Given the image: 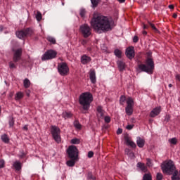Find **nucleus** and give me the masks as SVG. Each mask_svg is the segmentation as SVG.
I'll list each match as a JSON object with an SVG mask.
<instances>
[{
  "mask_svg": "<svg viewBox=\"0 0 180 180\" xmlns=\"http://www.w3.org/2000/svg\"><path fill=\"white\" fill-rule=\"evenodd\" d=\"M91 25L96 33H103L112 30L109 18L103 15L94 16L91 20Z\"/></svg>",
  "mask_w": 180,
  "mask_h": 180,
  "instance_id": "1",
  "label": "nucleus"
},
{
  "mask_svg": "<svg viewBox=\"0 0 180 180\" xmlns=\"http://www.w3.org/2000/svg\"><path fill=\"white\" fill-rule=\"evenodd\" d=\"M162 172L167 174V175H172V180H179V177L176 176L178 175V171L175 170V165L172 160H167L163 162L161 165Z\"/></svg>",
  "mask_w": 180,
  "mask_h": 180,
  "instance_id": "2",
  "label": "nucleus"
},
{
  "mask_svg": "<svg viewBox=\"0 0 180 180\" xmlns=\"http://www.w3.org/2000/svg\"><path fill=\"white\" fill-rule=\"evenodd\" d=\"M94 101L92 94L89 92L82 93L79 98V104L84 110H88L91 106V103Z\"/></svg>",
  "mask_w": 180,
  "mask_h": 180,
  "instance_id": "3",
  "label": "nucleus"
},
{
  "mask_svg": "<svg viewBox=\"0 0 180 180\" xmlns=\"http://www.w3.org/2000/svg\"><path fill=\"white\" fill-rule=\"evenodd\" d=\"M146 64H140L138 65V68L143 72H147L148 74H153V70H154V61L151 58H148L146 60Z\"/></svg>",
  "mask_w": 180,
  "mask_h": 180,
  "instance_id": "4",
  "label": "nucleus"
},
{
  "mask_svg": "<svg viewBox=\"0 0 180 180\" xmlns=\"http://www.w3.org/2000/svg\"><path fill=\"white\" fill-rule=\"evenodd\" d=\"M79 32L85 39L92 35V28L88 24H83L79 27Z\"/></svg>",
  "mask_w": 180,
  "mask_h": 180,
  "instance_id": "5",
  "label": "nucleus"
},
{
  "mask_svg": "<svg viewBox=\"0 0 180 180\" xmlns=\"http://www.w3.org/2000/svg\"><path fill=\"white\" fill-rule=\"evenodd\" d=\"M58 72L62 77H65L70 74V68L65 63H60L58 64Z\"/></svg>",
  "mask_w": 180,
  "mask_h": 180,
  "instance_id": "6",
  "label": "nucleus"
},
{
  "mask_svg": "<svg viewBox=\"0 0 180 180\" xmlns=\"http://www.w3.org/2000/svg\"><path fill=\"white\" fill-rule=\"evenodd\" d=\"M67 153L68 154L69 158L70 160H78V149L77 148V146H70L68 148Z\"/></svg>",
  "mask_w": 180,
  "mask_h": 180,
  "instance_id": "7",
  "label": "nucleus"
},
{
  "mask_svg": "<svg viewBox=\"0 0 180 180\" xmlns=\"http://www.w3.org/2000/svg\"><path fill=\"white\" fill-rule=\"evenodd\" d=\"M15 34L18 39H25V37H29V36L33 34V30L27 28L26 30L16 32Z\"/></svg>",
  "mask_w": 180,
  "mask_h": 180,
  "instance_id": "8",
  "label": "nucleus"
},
{
  "mask_svg": "<svg viewBox=\"0 0 180 180\" xmlns=\"http://www.w3.org/2000/svg\"><path fill=\"white\" fill-rule=\"evenodd\" d=\"M127 105L125 112L128 116H131L133 115V106H134V101L131 97L127 98Z\"/></svg>",
  "mask_w": 180,
  "mask_h": 180,
  "instance_id": "9",
  "label": "nucleus"
},
{
  "mask_svg": "<svg viewBox=\"0 0 180 180\" xmlns=\"http://www.w3.org/2000/svg\"><path fill=\"white\" fill-rule=\"evenodd\" d=\"M51 133L56 143L61 142V136H60V128L56 126H51Z\"/></svg>",
  "mask_w": 180,
  "mask_h": 180,
  "instance_id": "10",
  "label": "nucleus"
},
{
  "mask_svg": "<svg viewBox=\"0 0 180 180\" xmlns=\"http://www.w3.org/2000/svg\"><path fill=\"white\" fill-rule=\"evenodd\" d=\"M57 57V52L56 51L49 50L46 51L41 57L42 61H46V60H52V58H56Z\"/></svg>",
  "mask_w": 180,
  "mask_h": 180,
  "instance_id": "11",
  "label": "nucleus"
},
{
  "mask_svg": "<svg viewBox=\"0 0 180 180\" xmlns=\"http://www.w3.org/2000/svg\"><path fill=\"white\" fill-rule=\"evenodd\" d=\"M13 60L14 63H18V61H20L22 58V48L18 49H13Z\"/></svg>",
  "mask_w": 180,
  "mask_h": 180,
  "instance_id": "12",
  "label": "nucleus"
},
{
  "mask_svg": "<svg viewBox=\"0 0 180 180\" xmlns=\"http://www.w3.org/2000/svg\"><path fill=\"white\" fill-rule=\"evenodd\" d=\"M125 54L129 60L134 58V48L132 46L128 47L126 50Z\"/></svg>",
  "mask_w": 180,
  "mask_h": 180,
  "instance_id": "13",
  "label": "nucleus"
},
{
  "mask_svg": "<svg viewBox=\"0 0 180 180\" xmlns=\"http://www.w3.org/2000/svg\"><path fill=\"white\" fill-rule=\"evenodd\" d=\"M161 113V107H156L153 109V110L150 113V117H155V116H158L159 114Z\"/></svg>",
  "mask_w": 180,
  "mask_h": 180,
  "instance_id": "14",
  "label": "nucleus"
},
{
  "mask_svg": "<svg viewBox=\"0 0 180 180\" xmlns=\"http://www.w3.org/2000/svg\"><path fill=\"white\" fill-rule=\"evenodd\" d=\"M89 78L92 84H96V73L95 70H91L89 72Z\"/></svg>",
  "mask_w": 180,
  "mask_h": 180,
  "instance_id": "15",
  "label": "nucleus"
},
{
  "mask_svg": "<svg viewBox=\"0 0 180 180\" xmlns=\"http://www.w3.org/2000/svg\"><path fill=\"white\" fill-rule=\"evenodd\" d=\"M97 116L98 119H103V116H105V111L101 106L97 107Z\"/></svg>",
  "mask_w": 180,
  "mask_h": 180,
  "instance_id": "16",
  "label": "nucleus"
},
{
  "mask_svg": "<svg viewBox=\"0 0 180 180\" xmlns=\"http://www.w3.org/2000/svg\"><path fill=\"white\" fill-rule=\"evenodd\" d=\"M136 144L139 148H143V147H144V144H146V141L139 136L136 139Z\"/></svg>",
  "mask_w": 180,
  "mask_h": 180,
  "instance_id": "17",
  "label": "nucleus"
},
{
  "mask_svg": "<svg viewBox=\"0 0 180 180\" xmlns=\"http://www.w3.org/2000/svg\"><path fill=\"white\" fill-rule=\"evenodd\" d=\"M91 62V57L87 56L86 55H84L81 58L82 64H88V63Z\"/></svg>",
  "mask_w": 180,
  "mask_h": 180,
  "instance_id": "18",
  "label": "nucleus"
},
{
  "mask_svg": "<svg viewBox=\"0 0 180 180\" xmlns=\"http://www.w3.org/2000/svg\"><path fill=\"white\" fill-rule=\"evenodd\" d=\"M125 141L127 146H130V147H132V148H136V143L133 142V141L130 140V139L125 138Z\"/></svg>",
  "mask_w": 180,
  "mask_h": 180,
  "instance_id": "19",
  "label": "nucleus"
},
{
  "mask_svg": "<svg viewBox=\"0 0 180 180\" xmlns=\"http://www.w3.org/2000/svg\"><path fill=\"white\" fill-rule=\"evenodd\" d=\"M13 165L16 171H20L22 169V163L19 161L15 162Z\"/></svg>",
  "mask_w": 180,
  "mask_h": 180,
  "instance_id": "20",
  "label": "nucleus"
},
{
  "mask_svg": "<svg viewBox=\"0 0 180 180\" xmlns=\"http://www.w3.org/2000/svg\"><path fill=\"white\" fill-rule=\"evenodd\" d=\"M138 168H140L141 171H143V172H147V166L144 163L142 162H138L137 164Z\"/></svg>",
  "mask_w": 180,
  "mask_h": 180,
  "instance_id": "21",
  "label": "nucleus"
},
{
  "mask_svg": "<svg viewBox=\"0 0 180 180\" xmlns=\"http://www.w3.org/2000/svg\"><path fill=\"white\" fill-rule=\"evenodd\" d=\"M78 159H71L70 160H68L66 164L68 167H74L75 165V162H77V160Z\"/></svg>",
  "mask_w": 180,
  "mask_h": 180,
  "instance_id": "22",
  "label": "nucleus"
},
{
  "mask_svg": "<svg viewBox=\"0 0 180 180\" xmlns=\"http://www.w3.org/2000/svg\"><path fill=\"white\" fill-rule=\"evenodd\" d=\"M117 64L120 71H123L124 70V63H123V61L118 60L117 62Z\"/></svg>",
  "mask_w": 180,
  "mask_h": 180,
  "instance_id": "23",
  "label": "nucleus"
},
{
  "mask_svg": "<svg viewBox=\"0 0 180 180\" xmlns=\"http://www.w3.org/2000/svg\"><path fill=\"white\" fill-rule=\"evenodd\" d=\"M23 96H24V94L22 92L19 91L16 93L15 96V99L16 101H20V99H22Z\"/></svg>",
  "mask_w": 180,
  "mask_h": 180,
  "instance_id": "24",
  "label": "nucleus"
},
{
  "mask_svg": "<svg viewBox=\"0 0 180 180\" xmlns=\"http://www.w3.org/2000/svg\"><path fill=\"white\" fill-rule=\"evenodd\" d=\"M72 116V114L70 112H64L63 113V117L64 119H70Z\"/></svg>",
  "mask_w": 180,
  "mask_h": 180,
  "instance_id": "25",
  "label": "nucleus"
},
{
  "mask_svg": "<svg viewBox=\"0 0 180 180\" xmlns=\"http://www.w3.org/2000/svg\"><path fill=\"white\" fill-rule=\"evenodd\" d=\"M24 87L25 88H30V80L29 79H25L23 82Z\"/></svg>",
  "mask_w": 180,
  "mask_h": 180,
  "instance_id": "26",
  "label": "nucleus"
},
{
  "mask_svg": "<svg viewBox=\"0 0 180 180\" xmlns=\"http://www.w3.org/2000/svg\"><path fill=\"white\" fill-rule=\"evenodd\" d=\"M1 140L2 141H4V143H9V138L6 134H4L1 136Z\"/></svg>",
  "mask_w": 180,
  "mask_h": 180,
  "instance_id": "27",
  "label": "nucleus"
},
{
  "mask_svg": "<svg viewBox=\"0 0 180 180\" xmlns=\"http://www.w3.org/2000/svg\"><path fill=\"white\" fill-rule=\"evenodd\" d=\"M114 53L115 56H116V57H118V58H120V57H122V51L119 49H115Z\"/></svg>",
  "mask_w": 180,
  "mask_h": 180,
  "instance_id": "28",
  "label": "nucleus"
},
{
  "mask_svg": "<svg viewBox=\"0 0 180 180\" xmlns=\"http://www.w3.org/2000/svg\"><path fill=\"white\" fill-rule=\"evenodd\" d=\"M169 143H170V144H172L173 146H175V144L178 143V139H176V138L170 139H169Z\"/></svg>",
  "mask_w": 180,
  "mask_h": 180,
  "instance_id": "29",
  "label": "nucleus"
},
{
  "mask_svg": "<svg viewBox=\"0 0 180 180\" xmlns=\"http://www.w3.org/2000/svg\"><path fill=\"white\" fill-rule=\"evenodd\" d=\"M143 180H153V177L150 174H146L143 175Z\"/></svg>",
  "mask_w": 180,
  "mask_h": 180,
  "instance_id": "30",
  "label": "nucleus"
},
{
  "mask_svg": "<svg viewBox=\"0 0 180 180\" xmlns=\"http://www.w3.org/2000/svg\"><path fill=\"white\" fill-rule=\"evenodd\" d=\"M126 101H127V99H126V96H121V97L120 98V105H124V103L126 102Z\"/></svg>",
  "mask_w": 180,
  "mask_h": 180,
  "instance_id": "31",
  "label": "nucleus"
},
{
  "mask_svg": "<svg viewBox=\"0 0 180 180\" xmlns=\"http://www.w3.org/2000/svg\"><path fill=\"white\" fill-rule=\"evenodd\" d=\"M46 39L48 40V41H49L50 43H52V44H56V39H54V37H48L46 38Z\"/></svg>",
  "mask_w": 180,
  "mask_h": 180,
  "instance_id": "32",
  "label": "nucleus"
},
{
  "mask_svg": "<svg viewBox=\"0 0 180 180\" xmlns=\"http://www.w3.org/2000/svg\"><path fill=\"white\" fill-rule=\"evenodd\" d=\"M74 126L76 129L78 130H81V124L78 121H75L74 122Z\"/></svg>",
  "mask_w": 180,
  "mask_h": 180,
  "instance_id": "33",
  "label": "nucleus"
},
{
  "mask_svg": "<svg viewBox=\"0 0 180 180\" xmlns=\"http://www.w3.org/2000/svg\"><path fill=\"white\" fill-rule=\"evenodd\" d=\"M93 8H96L98 4H99V0H91Z\"/></svg>",
  "mask_w": 180,
  "mask_h": 180,
  "instance_id": "34",
  "label": "nucleus"
},
{
  "mask_svg": "<svg viewBox=\"0 0 180 180\" xmlns=\"http://www.w3.org/2000/svg\"><path fill=\"white\" fill-rule=\"evenodd\" d=\"M36 19L38 22H40V20H41V13H40V11H37L36 15Z\"/></svg>",
  "mask_w": 180,
  "mask_h": 180,
  "instance_id": "35",
  "label": "nucleus"
},
{
  "mask_svg": "<svg viewBox=\"0 0 180 180\" xmlns=\"http://www.w3.org/2000/svg\"><path fill=\"white\" fill-rule=\"evenodd\" d=\"M70 143L72 144H79V139H73L71 140Z\"/></svg>",
  "mask_w": 180,
  "mask_h": 180,
  "instance_id": "36",
  "label": "nucleus"
},
{
  "mask_svg": "<svg viewBox=\"0 0 180 180\" xmlns=\"http://www.w3.org/2000/svg\"><path fill=\"white\" fill-rule=\"evenodd\" d=\"M86 13V11H85V9L82 8V9L80 10V15L82 16V18H84Z\"/></svg>",
  "mask_w": 180,
  "mask_h": 180,
  "instance_id": "37",
  "label": "nucleus"
},
{
  "mask_svg": "<svg viewBox=\"0 0 180 180\" xmlns=\"http://www.w3.org/2000/svg\"><path fill=\"white\" fill-rule=\"evenodd\" d=\"M146 165L148 166V167H153V162H151V160H150V159H146Z\"/></svg>",
  "mask_w": 180,
  "mask_h": 180,
  "instance_id": "38",
  "label": "nucleus"
},
{
  "mask_svg": "<svg viewBox=\"0 0 180 180\" xmlns=\"http://www.w3.org/2000/svg\"><path fill=\"white\" fill-rule=\"evenodd\" d=\"M156 178H157L158 180H162V178H163L162 174L158 173L157 176H156Z\"/></svg>",
  "mask_w": 180,
  "mask_h": 180,
  "instance_id": "39",
  "label": "nucleus"
},
{
  "mask_svg": "<svg viewBox=\"0 0 180 180\" xmlns=\"http://www.w3.org/2000/svg\"><path fill=\"white\" fill-rule=\"evenodd\" d=\"M150 27L153 29V30H155V32H157L158 30H157V27H155V25L151 22H148Z\"/></svg>",
  "mask_w": 180,
  "mask_h": 180,
  "instance_id": "40",
  "label": "nucleus"
},
{
  "mask_svg": "<svg viewBox=\"0 0 180 180\" xmlns=\"http://www.w3.org/2000/svg\"><path fill=\"white\" fill-rule=\"evenodd\" d=\"M104 120H105V123H110V117L105 116L104 117Z\"/></svg>",
  "mask_w": 180,
  "mask_h": 180,
  "instance_id": "41",
  "label": "nucleus"
},
{
  "mask_svg": "<svg viewBox=\"0 0 180 180\" xmlns=\"http://www.w3.org/2000/svg\"><path fill=\"white\" fill-rule=\"evenodd\" d=\"M5 167V160H0V168H4Z\"/></svg>",
  "mask_w": 180,
  "mask_h": 180,
  "instance_id": "42",
  "label": "nucleus"
},
{
  "mask_svg": "<svg viewBox=\"0 0 180 180\" xmlns=\"http://www.w3.org/2000/svg\"><path fill=\"white\" fill-rule=\"evenodd\" d=\"M9 67L11 69L16 68V65H15V63H13V62H10Z\"/></svg>",
  "mask_w": 180,
  "mask_h": 180,
  "instance_id": "43",
  "label": "nucleus"
},
{
  "mask_svg": "<svg viewBox=\"0 0 180 180\" xmlns=\"http://www.w3.org/2000/svg\"><path fill=\"white\" fill-rule=\"evenodd\" d=\"M13 124H15V122L13 121V118H11L9 121L10 127H13Z\"/></svg>",
  "mask_w": 180,
  "mask_h": 180,
  "instance_id": "44",
  "label": "nucleus"
},
{
  "mask_svg": "<svg viewBox=\"0 0 180 180\" xmlns=\"http://www.w3.org/2000/svg\"><path fill=\"white\" fill-rule=\"evenodd\" d=\"M92 157H94V152L93 151H89L88 153V158H92Z\"/></svg>",
  "mask_w": 180,
  "mask_h": 180,
  "instance_id": "45",
  "label": "nucleus"
},
{
  "mask_svg": "<svg viewBox=\"0 0 180 180\" xmlns=\"http://www.w3.org/2000/svg\"><path fill=\"white\" fill-rule=\"evenodd\" d=\"M133 41L134 43H137V41H139V37L134 36L133 39Z\"/></svg>",
  "mask_w": 180,
  "mask_h": 180,
  "instance_id": "46",
  "label": "nucleus"
},
{
  "mask_svg": "<svg viewBox=\"0 0 180 180\" xmlns=\"http://www.w3.org/2000/svg\"><path fill=\"white\" fill-rule=\"evenodd\" d=\"M123 133V129L119 128L117 131V134H122Z\"/></svg>",
  "mask_w": 180,
  "mask_h": 180,
  "instance_id": "47",
  "label": "nucleus"
},
{
  "mask_svg": "<svg viewBox=\"0 0 180 180\" xmlns=\"http://www.w3.org/2000/svg\"><path fill=\"white\" fill-rule=\"evenodd\" d=\"M133 127H134V125H127V126L126 127V129H127V130H131V129H133Z\"/></svg>",
  "mask_w": 180,
  "mask_h": 180,
  "instance_id": "48",
  "label": "nucleus"
},
{
  "mask_svg": "<svg viewBox=\"0 0 180 180\" xmlns=\"http://www.w3.org/2000/svg\"><path fill=\"white\" fill-rule=\"evenodd\" d=\"M25 94H26L27 96H30V90H26Z\"/></svg>",
  "mask_w": 180,
  "mask_h": 180,
  "instance_id": "49",
  "label": "nucleus"
},
{
  "mask_svg": "<svg viewBox=\"0 0 180 180\" xmlns=\"http://www.w3.org/2000/svg\"><path fill=\"white\" fill-rule=\"evenodd\" d=\"M177 81H179L180 82V75H176V77H175Z\"/></svg>",
  "mask_w": 180,
  "mask_h": 180,
  "instance_id": "50",
  "label": "nucleus"
},
{
  "mask_svg": "<svg viewBox=\"0 0 180 180\" xmlns=\"http://www.w3.org/2000/svg\"><path fill=\"white\" fill-rule=\"evenodd\" d=\"M165 120L168 122L169 120V115H166Z\"/></svg>",
  "mask_w": 180,
  "mask_h": 180,
  "instance_id": "51",
  "label": "nucleus"
},
{
  "mask_svg": "<svg viewBox=\"0 0 180 180\" xmlns=\"http://www.w3.org/2000/svg\"><path fill=\"white\" fill-rule=\"evenodd\" d=\"M169 9H174V5H169Z\"/></svg>",
  "mask_w": 180,
  "mask_h": 180,
  "instance_id": "52",
  "label": "nucleus"
},
{
  "mask_svg": "<svg viewBox=\"0 0 180 180\" xmlns=\"http://www.w3.org/2000/svg\"><path fill=\"white\" fill-rule=\"evenodd\" d=\"M82 44H86V41H85V40H83L82 41Z\"/></svg>",
  "mask_w": 180,
  "mask_h": 180,
  "instance_id": "53",
  "label": "nucleus"
},
{
  "mask_svg": "<svg viewBox=\"0 0 180 180\" xmlns=\"http://www.w3.org/2000/svg\"><path fill=\"white\" fill-rule=\"evenodd\" d=\"M124 1H126V0H118V2H120V4H123V2H124Z\"/></svg>",
  "mask_w": 180,
  "mask_h": 180,
  "instance_id": "54",
  "label": "nucleus"
},
{
  "mask_svg": "<svg viewBox=\"0 0 180 180\" xmlns=\"http://www.w3.org/2000/svg\"><path fill=\"white\" fill-rule=\"evenodd\" d=\"M177 16H178V15H177L176 14H175V13H174V14H173V18H174V19H175V18H177Z\"/></svg>",
  "mask_w": 180,
  "mask_h": 180,
  "instance_id": "55",
  "label": "nucleus"
},
{
  "mask_svg": "<svg viewBox=\"0 0 180 180\" xmlns=\"http://www.w3.org/2000/svg\"><path fill=\"white\" fill-rule=\"evenodd\" d=\"M24 130H27V125H25L24 127H23Z\"/></svg>",
  "mask_w": 180,
  "mask_h": 180,
  "instance_id": "56",
  "label": "nucleus"
},
{
  "mask_svg": "<svg viewBox=\"0 0 180 180\" xmlns=\"http://www.w3.org/2000/svg\"><path fill=\"white\" fill-rule=\"evenodd\" d=\"M143 34H144L146 36V34H147V31H143Z\"/></svg>",
  "mask_w": 180,
  "mask_h": 180,
  "instance_id": "57",
  "label": "nucleus"
},
{
  "mask_svg": "<svg viewBox=\"0 0 180 180\" xmlns=\"http://www.w3.org/2000/svg\"><path fill=\"white\" fill-rule=\"evenodd\" d=\"M169 88H172V84H169Z\"/></svg>",
  "mask_w": 180,
  "mask_h": 180,
  "instance_id": "58",
  "label": "nucleus"
},
{
  "mask_svg": "<svg viewBox=\"0 0 180 180\" xmlns=\"http://www.w3.org/2000/svg\"><path fill=\"white\" fill-rule=\"evenodd\" d=\"M143 29H147V25H143Z\"/></svg>",
  "mask_w": 180,
  "mask_h": 180,
  "instance_id": "59",
  "label": "nucleus"
},
{
  "mask_svg": "<svg viewBox=\"0 0 180 180\" xmlns=\"http://www.w3.org/2000/svg\"><path fill=\"white\" fill-rule=\"evenodd\" d=\"M89 178H92V177L91 176V174H89Z\"/></svg>",
  "mask_w": 180,
  "mask_h": 180,
  "instance_id": "60",
  "label": "nucleus"
}]
</instances>
